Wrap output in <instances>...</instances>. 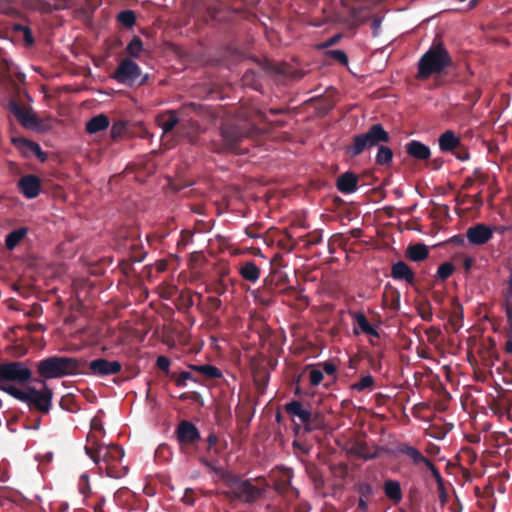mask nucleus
<instances>
[{"label": "nucleus", "instance_id": "e2e57ef3", "mask_svg": "<svg viewBox=\"0 0 512 512\" xmlns=\"http://www.w3.org/2000/svg\"><path fill=\"white\" fill-rule=\"evenodd\" d=\"M271 265L273 269H278V267L284 266L283 264V256L279 253L275 254L271 259Z\"/></svg>", "mask_w": 512, "mask_h": 512}, {"label": "nucleus", "instance_id": "6ab92c4d", "mask_svg": "<svg viewBox=\"0 0 512 512\" xmlns=\"http://www.w3.org/2000/svg\"><path fill=\"white\" fill-rule=\"evenodd\" d=\"M405 151L411 158L417 161H428L431 157L429 146L418 140H411L405 144Z\"/></svg>", "mask_w": 512, "mask_h": 512}, {"label": "nucleus", "instance_id": "603ef678", "mask_svg": "<svg viewBox=\"0 0 512 512\" xmlns=\"http://www.w3.org/2000/svg\"><path fill=\"white\" fill-rule=\"evenodd\" d=\"M125 131H126V126H125L124 122L117 121V122L113 123V125L111 126V129H110L111 138L117 139V138L121 137L125 133Z\"/></svg>", "mask_w": 512, "mask_h": 512}, {"label": "nucleus", "instance_id": "e433bc0d", "mask_svg": "<svg viewBox=\"0 0 512 512\" xmlns=\"http://www.w3.org/2000/svg\"><path fill=\"white\" fill-rule=\"evenodd\" d=\"M304 428L307 432L319 430L324 427V421L319 413L312 414L309 412V420L303 423Z\"/></svg>", "mask_w": 512, "mask_h": 512}, {"label": "nucleus", "instance_id": "3c124183", "mask_svg": "<svg viewBox=\"0 0 512 512\" xmlns=\"http://www.w3.org/2000/svg\"><path fill=\"white\" fill-rule=\"evenodd\" d=\"M205 307H206L207 312L209 314H212V313L218 311L222 307V301L217 297L210 296L206 300Z\"/></svg>", "mask_w": 512, "mask_h": 512}, {"label": "nucleus", "instance_id": "9d476101", "mask_svg": "<svg viewBox=\"0 0 512 512\" xmlns=\"http://www.w3.org/2000/svg\"><path fill=\"white\" fill-rule=\"evenodd\" d=\"M121 370L122 364L116 360L97 358L87 363L86 360L82 359L80 375L108 377L120 373Z\"/></svg>", "mask_w": 512, "mask_h": 512}, {"label": "nucleus", "instance_id": "1a4fd4ad", "mask_svg": "<svg viewBox=\"0 0 512 512\" xmlns=\"http://www.w3.org/2000/svg\"><path fill=\"white\" fill-rule=\"evenodd\" d=\"M124 457V450L115 444L105 445L102 444V453L100 455V461L105 464L106 474L110 478H121L127 473V468L123 467L122 469L117 467V463H119Z\"/></svg>", "mask_w": 512, "mask_h": 512}, {"label": "nucleus", "instance_id": "4468645a", "mask_svg": "<svg viewBox=\"0 0 512 512\" xmlns=\"http://www.w3.org/2000/svg\"><path fill=\"white\" fill-rule=\"evenodd\" d=\"M9 111L25 128H37L39 120L30 108L21 106L16 100H10L7 105Z\"/></svg>", "mask_w": 512, "mask_h": 512}, {"label": "nucleus", "instance_id": "680f3d73", "mask_svg": "<svg viewBox=\"0 0 512 512\" xmlns=\"http://www.w3.org/2000/svg\"><path fill=\"white\" fill-rule=\"evenodd\" d=\"M437 490H438L440 502L442 504H445L447 502V499H448V493H447V491L445 489L444 481L441 482L440 484H437Z\"/></svg>", "mask_w": 512, "mask_h": 512}, {"label": "nucleus", "instance_id": "4d7b16f0", "mask_svg": "<svg viewBox=\"0 0 512 512\" xmlns=\"http://www.w3.org/2000/svg\"><path fill=\"white\" fill-rule=\"evenodd\" d=\"M482 91L479 87H474V89L468 92L465 96L467 100L471 102L472 105H475L480 99Z\"/></svg>", "mask_w": 512, "mask_h": 512}, {"label": "nucleus", "instance_id": "2f4dec72", "mask_svg": "<svg viewBox=\"0 0 512 512\" xmlns=\"http://www.w3.org/2000/svg\"><path fill=\"white\" fill-rule=\"evenodd\" d=\"M393 161V151L385 144L377 147L375 162L380 166H389Z\"/></svg>", "mask_w": 512, "mask_h": 512}, {"label": "nucleus", "instance_id": "6e6d98bb", "mask_svg": "<svg viewBox=\"0 0 512 512\" xmlns=\"http://www.w3.org/2000/svg\"><path fill=\"white\" fill-rule=\"evenodd\" d=\"M156 365L161 371L165 372L166 374L169 373L170 360L166 356H158Z\"/></svg>", "mask_w": 512, "mask_h": 512}, {"label": "nucleus", "instance_id": "69168bd1", "mask_svg": "<svg viewBox=\"0 0 512 512\" xmlns=\"http://www.w3.org/2000/svg\"><path fill=\"white\" fill-rule=\"evenodd\" d=\"M503 297L512 298V268L510 269V275L507 280V288L505 289V291L503 293Z\"/></svg>", "mask_w": 512, "mask_h": 512}, {"label": "nucleus", "instance_id": "ea45409f", "mask_svg": "<svg viewBox=\"0 0 512 512\" xmlns=\"http://www.w3.org/2000/svg\"><path fill=\"white\" fill-rule=\"evenodd\" d=\"M374 385V378L371 375H366L360 378L358 382L351 385V389L357 392H362L366 389L372 388Z\"/></svg>", "mask_w": 512, "mask_h": 512}, {"label": "nucleus", "instance_id": "864d4df0", "mask_svg": "<svg viewBox=\"0 0 512 512\" xmlns=\"http://www.w3.org/2000/svg\"><path fill=\"white\" fill-rule=\"evenodd\" d=\"M86 454L96 463H100V455L102 453V444H98L97 448H92L89 446H85Z\"/></svg>", "mask_w": 512, "mask_h": 512}, {"label": "nucleus", "instance_id": "2eb2a0df", "mask_svg": "<svg viewBox=\"0 0 512 512\" xmlns=\"http://www.w3.org/2000/svg\"><path fill=\"white\" fill-rule=\"evenodd\" d=\"M19 191L28 199L36 198L41 190V180L38 176L28 174L22 176L17 183Z\"/></svg>", "mask_w": 512, "mask_h": 512}, {"label": "nucleus", "instance_id": "c756f323", "mask_svg": "<svg viewBox=\"0 0 512 512\" xmlns=\"http://www.w3.org/2000/svg\"><path fill=\"white\" fill-rule=\"evenodd\" d=\"M28 230L25 227H21L19 229H15L11 231L5 239V247L8 250H13L26 236Z\"/></svg>", "mask_w": 512, "mask_h": 512}, {"label": "nucleus", "instance_id": "bb28decb", "mask_svg": "<svg viewBox=\"0 0 512 512\" xmlns=\"http://www.w3.org/2000/svg\"><path fill=\"white\" fill-rule=\"evenodd\" d=\"M429 255L428 247L425 244L417 243L408 246L406 250V257L414 262L425 260Z\"/></svg>", "mask_w": 512, "mask_h": 512}, {"label": "nucleus", "instance_id": "72a5a7b5", "mask_svg": "<svg viewBox=\"0 0 512 512\" xmlns=\"http://www.w3.org/2000/svg\"><path fill=\"white\" fill-rule=\"evenodd\" d=\"M352 453L358 458H362L365 460H370L378 457L377 451H370L368 445L364 442H358L352 447Z\"/></svg>", "mask_w": 512, "mask_h": 512}, {"label": "nucleus", "instance_id": "13d9d810", "mask_svg": "<svg viewBox=\"0 0 512 512\" xmlns=\"http://www.w3.org/2000/svg\"><path fill=\"white\" fill-rule=\"evenodd\" d=\"M430 471H431V474L432 476L434 477L435 481L437 484H440L441 482L444 481L443 477L441 476L440 474V471L438 470V468L432 463L431 460H429V462L425 465Z\"/></svg>", "mask_w": 512, "mask_h": 512}, {"label": "nucleus", "instance_id": "5701e85b", "mask_svg": "<svg viewBox=\"0 0 512 512\" xmlns=\"http://www.w3.org/2000/svg\"><path fill=\"white\" fill-rule=\"evenodd\" d=\"M285 411L292 417H298L303 424L309 420V410L300 401L293 400L285 404Z\"/></svg>", "mask_w": 512, "mask_h": 512}, {"label": "nucleus", "instance_id": "a18cd8bd", "mask_svg": "<svg viewBox=\"0 0 512 512\" xmlns=\"http://www.w3.org/2000/svg\"><path fill=\"white\" fill-rule=\"evenodd\" d=\"M454 270L455 267L451 262H444L438 267L437 277L440 280L445 281L453 274Z\"/></svg>", "mask_w": 512, "mask_h": 512}, {"label": "nucleus", "instance_id": "20e7f679", "mask_svg": "<svg viewBox=\"0 0 512 512\" xmlns=\"http://www.w3.org/2000/svg\"><path fill=\"white\" fill-rule=\"evenodd\" d=\"M390 139L391 137L383 125L376 123L371 125L364 133L354 135L351 143L346 146L345 153L350 158H355L366 150L379 147L381 144H387Z\"/></svg>", "mask_w": 512, "mask_h": 512}, {"label": "nucleus", "instance_id": "338daca9", "mask_svg": "<svg viewBox=\"0 0 512 512\" xmlns=\"http://www.w3.org/2000/svg\"><path fill=\"white\" fill-rule=\"evenodd\" d=\"M72 402H73L72 396L71 395H65L60 400V406L63 409L71 411V409L69 408V404L72 403Z\"/></svg>", "mask_w": 512, "mask_h": 512}, {"label": "nucleus", "instance_id": "5fc2aeb1", "mask_svg": "<svg viewBox=\"0 0 512 512\" xmlns=\"http://www.w3.org/2000/svg\"><path fill=\"white\" fill-rule=\"evenodd\" d=\"M309 378H310L311 385L312 386H317L323 380V372L321 370H318V369H312L310 371Z\"/></svg>", "mask_w": 512, "mask_h": 512}, {"label": "nucleus", "instance_id": "aec40b11", "mask_svg": "<svg viewBox=\"0 0 512 512\" xmlns=\"http://www.w3.org/2000/svg\"><path fill=\"white\" fill-rule=\"evenodd\" d=\"M391 277L398 281H405L412 286L415 284V274L404 261H398L391 266Z\"/></svg>", "mask_w": 512, "mask_h": 512}, {"label": "nucleus", "instance_id": "ddd939ff", "mask_svg": "<svg viewBox=\"0 0 512 512\" xmlns=\"http://www.w3.org/2000/svg\"><path fill=\"white\" fill-rule=\"evenodd\" d=\"M493 234V227L484 223H476L466 230V239L470 245L482 246L492 239Z\"/></svg>", "mask_w": 512, "mask_h": 512}, {"label": "nucleus", "instance_id": "dca6fc26", "mask_svg": "<svg viewBox=\"0 0 512 512\" xmlns=\"http://www.w3.org/2000/svg\"><path fill=\"white\" fill-rule=\"evenodd\" d=\"M293 478L292 469L285 468L282 470L281 476L275 479L274 489L279 493L287 497H297L299 491L294 488L291 484Z\"/></svg>", "mask_w": 512, "mask_h": 512}, {"label": "nucleus", "instance_id": "b1692460", "mask_svg": "<svg viewBox=\"0 0 512 512\" xmlns=\"http://www.w3.org/2000/svg\"><path fill=\"white\" fill-rule=\"evenodd\" d=\"M398 451L399 453L409 457L414 465H426L429 462L428 458H426L418 449L411 445L401 444L398 448Z\"/></svg>", "mask_w": 512, "mask_h": 512}, {"label": "nucleus", "instance_id": "8fccbe9b", "mask_svg": "<svg viewBox=\"0 0 512 512\" xmlns=\"http://www.w3.org/2000/svg\"><path fill=\"white\" fill-rule=\"evenodd\" d=\"M326 55L343 65L348 64L347 54L343 50H329Z\"/></svg>", "mask_w": 512, "mask_h": 512}, {"label": "nucleus", "instance_id": "37998d69", "mask_svg": "<svg viewBox=\"0 0 512 512\" xmlns=\"http://www.w3.org/2000/svg\"><path fill=\"white\" fill-rule=\"evenodd\" d=\"M22 141H23L25 147H27V149L29 151H31L33 154H35L39 160H41L42 162H44L46 160L47 155L45 152L42 151V149L38 143L27 140V139H22Z\"/></svg>", "mask_w": 512, "mask_h": 512}, {"label": "nucleus", "instance_id": "79ce46f5", "mask_svg": "<svg viewBox=\"0 0 512 512\" xmlns=\"http://www.w3.org/2000/svg\"><path fill=\"white\" fill-rule=\"evenodd\" d=\"M171 379L175 382L176 386L178 387H184L186 386L187 380H192L194 382H197L198 380L192 375L191 372L188 371H182L179 374L172 373Z\"/></svg>", "mask_w": 512, "mask_h": 512}, {"label": "nucleus", "instance_id": "473e14b6", "mask_svg": "<svg viewBox=\"0 0 512 512\" xmlns=\"http://www.w3.org/2000/svg\"><path fill=\"white\" fill-rule=\"evenodd\" d=\"M190 368L198 373H200L206 379H217L222 376L221 371L209 364L204 365H190Z\"/></svg>", "mask_w": 512, "mask_h": 512}, {"label": "nucleus", "instance_id": "774afa93", "mask_svg": "<svg viewBox=\"0 0 512 512\" xmlns=\"http://www.w3.org/2000/svg\"><path fill=\"white\" fill-rule=\"evenodd\" d=\"M443 159L442 158H434L431 161H429L428 166L431 167L433 170H439L443 165Z\"/></svg>", "mask_w": 512, "mask_h": 512}, {"label": "nucleus", "instance_id": "de8ad7c7", "mask_svg": "<svg viewBox=\"0 0 512 512\" xmlns=\"http://www.w3.org/2000/svg\"><path fill=\"white\" fill-rule=\"evenodd\" d=\"M281 293H284L286 295H294L295 299L304 307L308 306L309 300L308 297L303 295L302 293H298L296 289L292 286L286 287L280 291Z\"/></svg>", "mask_w": 512, "mask_h": 512}, {"label": "nucleus", "instance_id": "0eeeda50", "mask_svg": "<svg viewBox=\"0 0 512 512\" xmlns=\"http://www.w3.org/2000/svg\"><path fill=\"white\" fill-rule=\"evenodd\" d=\"M112 78L120 84L133 87L135 85L141 86L145 84L148 80V75L145 74L142 76L140 66L132 59L124 58L118 64L112 74Z\"/></svg>", "mask_w": 512, "mask_h": 512}, {"label": "nucleus", "instance_id": "58836bf2", "mask_svg": "<svg viewBox=\"0 0 512 512\" xmlns=\"http://www.w3.org/2000/svg\"><path fill=\"white\" fill-rule=\"evenodd\" d=\"M125 50L130 57L139 58L140 53L143 51V42L140 37L134 36Z\"/></svg>", "mask_w": 512, "mask_h": 512}, {"label": "nucleus", "instance_id": "a211bd4d", "mask_svg": "<svg viewBox=\"0 0 512 512\" xmlns=\"http://www.w3.org/2000/svg\"><path fill=\"white\" fill-rule=\"evenodd\" d=\"M289 283V277L279 269H273L264 280V291L269 294L276 293L277 289Z\"/></svg>", "mask_w": 512, "mask_h": 512}, {"label": "nucleus", "instance_id": "a19ab883", "mask_svg": "<svg viewBox=\"0 0 512 512\" xmlns=\"http://www.w3.org/2000/svg\"><path fill=\"white\" fill-rule=\"evenodd\" d=\"M117 19L123 26L131 28L136 22V15L132 10H124L118 13Z\"/></svg>", "mask_w": 512, "mask_h": 512}, {"label": "nucleus", "instance_id": "6e6552de", "mask_svg": "<svg viewBox=\"0 0 512 512\" xmlns=\"http://www.w3.org/2000/svg\"><path fill=\"white\" fill-rule=\"evenodd\" d=\"M175 436L180 447V451L187 455H193L194 449L201 440L199 429L189 420H181L176 429Z\"/></svg>", "mask_w": 512, "mask_h": 512}, {"label": "nucleus", "instance_id": "bf43d9fd", "mask_svg": "<svg viewBox=\"0 0 512 512\" xmlns=\"http://www.w3.org/2000/svg\"><path fill=\"white\" fill-rule=\"evenodd\" d=\"M452 153L460 161H466L470 157L468 150L465 147H463L462 145L460 148L454 150Z\"/></svg>", "mask_w": 512, "mask_h": 512}, {"label": "nucleus", "instance_id": "39448f33", "mask_svg": "<svg viewBox=\"0 0 512 512\" xmlns=\"http://www.w3.org/2000/svg\"><path fill=\"white\" fill-rule=\"evenodd\" d=\"M179 113L182 116L180 127L177 128V135L186 138L190 144H196L201 127L194 116L204 117L208 114L206 106L189 102L179 107Z\"/></svg>", "mask_w": 512, "mask_h": 512}, {"label": "nucleus", "instance_id": "4be33fe9", "mask_svg": "<svg viewBox=\"0 0 512 512\" xmlns=\"http://www.w3.org/2000/svg\"><path fill=\"white\" fill-rule=\"evenodd\" d=\"M438 144L442 152H453L461 147V139L454 131L446 130L439 136Z\"/></svg>", "mask_w": 512, "mask_h": 512}, {"label": "nucleus", "instance_id": "f03ea898", "mask_svg": "<svg viewBox=\"0 0 512 512\" xmlns=\"http://www.w3.org/2000/svg\"><path fill=\"white\" fill-rule=\"evenodd\" d=\"M453 66V59L443 42L434 40L431 47L418 60L416 78L427 80L433 75L444 74Z\"/></svg>", "mask_w": 512, "mask_h": 512}, {"label": "nucleus", "instance_id": "4c0bfd02", "mask_svg": "<svg viewBox=\"0 0 512 512\" xmlns=\"http://www.w3.org/2000/svg\"><path fill=\"white\" fill-rule=\"evenodd\" d=\"M453 304L455 309L450 315L449 322L453 326L454 331H458L461 326L460 322L463 319V308L457 299H453Z\"/></svg>", "mask_w": 512, "mask_h": 512}, {"label": "nucleus", "instance_id": "f704fd0d", "mask_svg": "<svg viewBox=\"0 0 512 512\" xmlns=\"http://www.w3.org/2000/svg\"><path fill=\"white\" fill-rule=\"evenodd\" d=\"M323 235L321 230H314L307 233L304 236L299 237V242H303L306 248H310L313 245H318L322 242Z\"/></svg>", "mask_w": 512, "mask_h": 512}, {"label": "nucleus", "instance_id": "423d86ee", "mask_svg": "<svg viewBox=\"0 0 512 512\" xmlns=\"http://www.w3.org/2000/svg\"><path fill=\"white\" fill-rule=\"evenodd\" d=\"M229 492L227 495L234 500L242 503L252 504L259 500L264 490L255 486L251 480H243L239 476H232L228 480Z\"/></svg>", "mask_w": 512, "mask_h": 512}, {"label": "nucleus", "instance_id": "c9c22d12", "mask_svg": "<svg viewBox=\"0 0 512 512\" xmlns=\"http://www.w3.org/2000/svg\"><path fill=\"white\" fill-rule=\"evenodd\" d=\"M383 301L388 307L394 311L400 309V292L397 289H392L389 293L385 292Z\"/></svg>", "mask_w": 512, "mask_h": 512}, {"label": "nucleus", "instance_id": "cd10ccee", "mask_svg": "<svg viewBox=\"0 0 512 512\" xmlns=\"http://www.w3.org/2000/svg\"><path fill=\"white\" fill-rule=\"evenodd\" d=\"M383 489L386 497L394 503H399L402 500L401 485L398 481L386 480Z\"/></svg>", "mask_w": 512, "mask_h": 512}, {"label": "nucleus", "instance_id": "412c9836", "mask_svg": "<svg viewBox=\"0 0 512 512\" xmlns=\"http://www.w3.org/2000/svg\"><path fill=\"white\" fill-rule=\"evenodd\" d=\"M358 181V176L355 173L347 171L338 176L336 187L343 194H351L357 190Z\"/></svg>", "mask_w": 512, "mask_h": 512}, {"label": "nucleus", "instance_id": "a878e982", "mask_svg": "<svg viewBox=\"0 0 512 512\" xmlns=\"http://www.w3.org/2000/svg\"><path fill=\"white\" fill-rule=\"evenodd\" d=\"M109 126V118L105 114H99L92 117L86 123V131L89 134H95L104 131Z\"/></svg>", "mask_w": 512, "mask_h": 512}, {"label": "nucleus", "instance_id": "393cba45", "mask_svg": "<svg viewBox=\"0 0 512 512\" xmlns=\"http://www.w3.org/2000/svg\"><path fill=\"white\" fill-rule=\"evenodd\" d=\"M239 273L243 279L254 283L260 278L261 271L253 261H247L240 266Z\"/></svg>", "mask_w": 512, "mask_h": 512}, {"label": "nucleus", "instance_id": "f3484780", "mask_svg": "<svg viewBox=\"0 0 512 512\" xmlns=\"http://www.w3.org/2000/svg\"><path fill=\"white\" fill-rule=\"evenodd\" d=\"M156 121L161 127L163 134H168L173 130L177 131L182 121V116L179 113V108L175 110H167L166 112L159 114Z\"/></svg>", "mask_w": 512, "mask_h": 512}, {"label": "nucleus", "instance_id": "7ed1b4c3", "mask_svg": "<svg viewBox=\"0 0 512 512\" xmlns=\"http://www.w3.org/2000/svg\"><path fill=\"white\" fill-rule=\"evenodd\" d=\"M82 359L68 356H50L36 364L37 373L43 379L80 375Z\"/></svg>", "mask_w": 512, "mask_h": 512}, {"label": "nucleus", "instance_id": "f257e3e1", "mask_svg": "<svg viewBox=\"0 0 512 512\" xmlns=\"http://www.w3.org/2000/svg\"><path fill=\"white\" fill-rule=\"evenodd\" d=\"M31 377L32 372L24 362L11 361L0 364V390L26 403L30 409L48 413L51 408L53 393L45 384L41 390L31 386L27 387L26 390H21L7 383L25 384Z\"/></svg>", "mask_w": 512, "mask_h": 512}, {"label": "nucleus", "instance_id": "0e129e2a", "mask_svg": "<svg viewBox=\"0 0 512 512\" xmlns=\"http://www.w3.org/2000/svg\"><path fill=\"white\" fill-rule=\"evenodd\" d=\"M323 371L328 375H333L336 372V366L332 362H324L322 364Z\"/></svg>", "mask_w": 512, "mask_h": 512}, {"label": "nucleus", "instance_id": "c03bdc74", "mask_svg": "<svg viewBox=\"0 0 512 512\" xmlns=\"http://www.w3.org/2000/svg\"><path fill=\"white\" fill-rule=\"evenodd\" d=\"M13 30L15 32H21L23 34V39L27 46H31L34 44L35 40L32 35V31L28 26L22 24H15L13 26Z\"/></svg>", "mask_w": 512, "mask_h": 512}, {"label": "nucleus", "instance_id": "f8f14e48", "mask_svg": "<svg viewBox=\"0 0 512 512\" xmlns=\"http://www.w3.org/2000/svg\"><path fill=\"white\" fill-rule=\"evenodd\" d=\"M341 3L348 10L352 25L359 26L369 19L372 10L371 0H341Z\"/></svg>", "mask_w": 512, "mask_h": 512}, {"label": "nucleus", "instance_id": "49530a36", "mask_svg": "<svg viewBox=\"0 0 512 512\" xmlns=\"http://www.w3.org/2000/svg\"><path fill=\"white\" fill-rule=\"evenodd\" d=\"M226 290L227 286L221 278L206 286V292H212L217 295L225 294Z\"/></svg>", "mask_w": 512, "mask_h": 512}, {"label": "nucleus", "instance_id": "7c9ffc66", "mask_svg": "<svg viewBox=\"0 0 512 512\" xmlns=\"http://www.w3.org/2000/svg\"><path fill=\"white\" fill-rule=\"evenodd\" d=\"M353 319L358 324L363 333L373 337H379L378 331L369 323L368 319L362 312L354 313Z\"/></svg>", "mask_w": 512, "mask_h": 512}, {"label": "nucleus", "instance_id": "052dcab7", "mask_svg": "<svg viewBox=\"0 0 512 512\" xmlns=\"http://www.w3.org/2000/svg\"><path fill=\"white\" fill-rule=\"evenodd\" d=\"M505 300V315L508 323L512 326V298L504 297Z\"/></svg>", "mask_w": 512, "mask_h": 512}, {"label": "nucleus", "instance_id": "c85d7f7f", "mask_svg": "<svg viewBox=\"0 0 512 512\" xmlns=\"http://www.w3.org/2000/svg\"><path fill=\"white\" fill-rule=\"evenodd\" d=\"M117 236L125 240V242L123 243L124 248L130 249L132 252L136 251L139 248V242L136 237V229L121 230L118 232Z\"/></svg>", "mask_w": 512, "mask_h": 512}, {"label": "nucleus", "instance_id": "09e8293b", "mask_svg": "<svg viewBox=\"0 0 512 512\" xmlns=\"http://www.w3.org/2000/svg\"><path fill=\"white\" fill-rule=\"evenodd\" d=\"M356 490L361 499H369L373 495V487L367 482H360L356 485Z\"/></svg>", "mask_w": 512, "mask_h": 512}, {"label": "nucleus", "instance_id": "9b49d317", "mask_svg": "<svg viewBox=\"0 0 512 512\" xmlns=\"http://www.w3.org/2000/svg\"><path fill=\"white\" fill-rule=\"evenodd\" d=\"M220 135L223 140V148L218 152L235 150L238 143L250 136V131L242 126L225 123L220 128Z\"/></svg>", "mask_w": 512, "mask_h": 512}]
</instances>
